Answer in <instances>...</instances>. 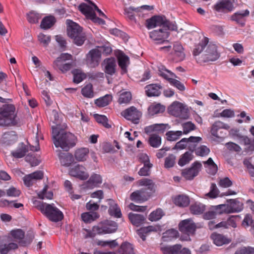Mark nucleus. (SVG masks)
<instances>
[{
	"label": "nucleus",
	"instance_id": "6",
	"mask_svg": "<svg viewBox=\"0 0 254 254\" xmlns=\"http://www.w3.org/2000/svg\"><path fill=\"white\" fill-rule=\"evenodd\" d=\"M216 209H220V214L238 213L243 209V203L239 198L227 199L226 204L218 205Z\"/></svg>",
	"mask_w": 254,
	"mask_h": 254
},
{
	"label": "nucleus",
	"instance_id": "59",
	"mask_svg": "<svg viewBox=\"0 0 254 254\" xmlns=\"http://www.w3.org/2000/svg\"><path fill=\"white\" fill-rule=\"evenodd\" d=\"M176 157L173 154H170L165 159L164 167L166 168H170L173 167L176 162Z\"/></svg>",
	"mask_w": 254,
	"mask_h": 254
},
{
	"label": "nucleus",
	"instance_id": "11",
	"mask_svg": "<svg viewBox=\"0 0 254 254\" xmlns=\"http://www.w3.org/2000/svg\"><path fill=\"white\" fill-rule=\"evenodd\" d=\"M101 59V51L95 48L91 50L86 55V63L87 65L92 68L97 66Z\"/></svg>",
	"mask_w": 254,
	"mask_h": 254
},
{
	"label": "nucleus",
	"instance_id": "46",
	"mask_svg": "<svg viewBox=\"0 0 254 254\" xmlns=\"http://www.w3.org/2000/svg\"><path fill=\"white\" fill-rule=\"evenodd\" d=\"M28 151L25 146L22 145L21 147L12 151L11 153L13 157L16 158H21L25 156Z\"/></svg>",
	"mask_w": 254,
	"mask_h": 254
},
{
	"label": "nucleus",
	"instance_id": "19",
	"mask_svg": "<svg viewBox=\"0 0 254 254\" xmlns=\"http://www.w3.org/2000/svg\"><path fill=\"white\" fill-rule=\"evenodd\" d=\"M148 192L145 189L136 190L130 195V199L136 202H141L147 200L149 196Z\"/></svg>",
	"mask_w": 254,
	"mask_h": 254
},
{
	"label": "nucleus",
	"instance_id": "36",
	"mask_svg": "<svg viewBox=\"0 0 254 254\" xmlns=\"http://www.w3.org/2000/svg\"><path fill=\"white\" fill-rule=\"evenodd\" d=\"M181 248V245L176 244L172 246L162 247L161 250L164 254H178Z\"/></svg>",
	"mask_w": 254,
	"mask_h": 254
},
{
	"label": "nucleus",
	"instance_id": "24",
	"mask_svg": "<svg viewBox=\"0 0 254 254\" xmlns=\"http://www.w3.org/2000/svg\"><path fill=\"white\" fill-rule=\"evenodd\" d=\"M128 216L131 223L137 227L143 224L146 220V218L144 215L132 212L129 213Z\"/></svg>",
	"mask_w": 254,
	"mask_h": 254
},
{
	"label": "nucleus",
	"instance_id": "49",
	"mask_svg": "<svg viewBox=\"0 0 254 254\" xmlns=\"http://www.w3.org/2000/svg\"><path fill=\"white\" fill-rule=\"evenodd\" d=\"M190 142V137L188 138H184L176 144L173 149L179 150L186 149Z\"/></svg>",
	"mask_w": 254,
	"mask_h": 254
},
{
	"label": "nucleus",
	"instance_id": "61",
	"mask_svg": "<svg viewBox=\"0 0 254 254\" xmlns=\"http://www.w3.org/2000/svg\"><path fill=\"white\" fill-rule=\"evenodd\" d=\"M10 234L16 240H21L24 237V231L19 229L12 230Z\"/></svg>",
	"mask_w": 254,
	"mask_h": 254
},
{
	"label": "nucleus",
	"instance_id": "21",
	"mask_svg": "<svg viewBox=\"0 0 254 254\" xmlns=\"http://www.w3.org/2000/svg\"><path fill=\"white\" fill-rule=\"evenodd\" d=\"M215 9L219 12L231 11L234 9L233 3L229 0H223L217 3L214 6Z\"/></svg>",
	"mask_w": 254,
	"mask_h": 254
},
{
	"label": "nucleus",
	"instance_id": "54",
	"mask_svg": "<svg viewBox=\"0 0 254 254\" xmlns=\"http://www.w3.org/2000/svg\"><path fill=\"white\" fill-rule=\"evenodd\" d=\"M240 220V216L238 215H231L227 220L228 228L230 227L235 228L237 227V222Z\"/></svg>",
	"mask_w": 254,
	"mask_h": 254
},
{
	"label": "nucleus",
	"instance_id": "40",
	"mask_svg": "<svg viewBox=\"0 0 254 254\" xmlns=\"http://www.w3.org/2000/svg\"><path fill=\"white\" fill-rule=\"evenodd\" d=\"M174 55L178 58V61H182L185 57L184 49L181 45L176 43L174 46Z\"/></svg>",
	"mask_w": 254,
	"mask_h": 254
},
{
	"label": "nucleus",
	"instance_id": "58",
	"mask_svg": "<svg viewBox=\"0 0 254 254\" xmlns=\"http://www.w3.org/2000/svg\"><path fill=\"white\" fill-rule=\"evenodd\" d=\"M94 118L98 123L102 124L105 127L109 128L111 127L108 124V119L105 116L95 114Z\"/></svg>",
	"mask_w": 254,
	"mask_h": 254
},
{
	"label": "nucleus",
	"instance_id": "64",
	"mask_svg": "<svg viewBox=\"0 0 254 254\" xmlns=\"http://www.w3.org/2000/svg\"><path fill=\"white\" fill-rule=\"evenodd\" d=\"M235 254H254V248L249 247L237 250Z\"/></svg>",
	"mask_w": 254,
	"mask_h": 254
},
{
	"label": "nucleus",
	"instance_id": "31",
	"mask_svg": "<svg viewBox=\"0 0 254 254\" xmlns=\"http://www.w3.org/2000/svg\"><path fill=\"white\" fill-rule=\"evenodd\" d=\"M79 9L88 18L91 19L95 14V9L93 6L87 5L86 3H82L79 5Z\"/></svg>",
	"mask_w": 254,
	"mask_h": 254
},
{
	"label": "nucleus",
	"instance_id": "9",
	"mask_svg": "<svg viewBox=\"0 0 254 254\" xmlns=\"http://www.w3.org/2000/svg\"><path fill=\"white\" fill-rule=\"evenodd\" d=\"M158 74L165 79L168 80L171 85L176 87L179 90L184 91L185 90L184 85L179 80L174 78V77H176L175 74L166 69L164 67L162 66L159 68Z\"/></svg>",
	"mask_w": 254,
	"mask_h": 254
},
{
	"label": "nucleus",
	"instance_id": "17",
	"mask_svg": "<svg viewBox=\"0 0 254 254\" xmlns=\"http://www.w3.org/2000/svg\"><path fill=\"white\" fill-rule=\"evenodd\" d=\"M170 128V126L168 124H156L145 127L144 132L147 134L152 132L163 133L166 129Z\"/></svg>",
	"mask_w": 254,
	"mask_h": 254
},
{
	"label": "nucleus",
	"instance_id": "32",
	"mask_svg": "<svg viewBox=\"0 0 254 254\" xmlns=\"http://www.w3.org/2000/svg\"><path fill=\"white\" fill-rule=\"evenodd\" d=\"M89 149L88 148H80L77 149L74 153L75 159L79 162L85 161L88 156Z\"/></svg>",
	"mask_w": 254,
	"mask_h": 254
},
{
	"label": "nucleus",
	"instance_id": "62",
	"mask_svg": "<svg viewBox=\"0 0 254 254\" xmlns=\"http://www.w3.org/2000/svg\"><path fill=\"white\" fill-rule=\"evenodd\" d=\"M39 41L44 46H47L51 41V37L49 35L40 33L38 36Z\"/></svg>",
	"mask_w": 254,
	"mask_h": 254
},
{
	"label": "nucleus",
	"instance_id": "60",
	"mask_svg": "<svg viewBox=\"0 0 254 254\" xmlns=\"http://www.w3.org/2000/svg\"><path fill=\"white\" fill-rule=\"evenodd\" d=\"M41 18L39 14L31 11L27 14V19L29 22L31 23H35L38 22L39 19Z\"/></svg>",
	"mask_w": 254,
	"mask_h": 254
},
{
	"label": "nucleus",
	"instance_id": "43",
	"mask_svg": "<svg viewBox=\"0 0 254 254\" xmlns=\"http://www.w3.org/2000/svg\"><path fill=\"white\" fill-rule=\"evenodd\" d=\"M192 148H191V153L194 151L196 155L197 156H206L210 151L209 149L205 145H201L196 148H195V147H193Z\"/></svg>",
	"mask_w": 254,
	"mask_h": 254
},
{
	"label": "nucleus",
	"instance_id": "63",
	"mask_svg": "<svg viewBox=\"0 0 254 254\" xmlns=\"http://www.w3.org/2000/svg\"><path fill=\"white\" fill-rule=\"evenodd\" d=\"M6 195L9 197H18L20 195L21 191L19 190L11 187L6 190Z\"/></svg>",
	"mask_w": 254,
	"mask_h": 254
},
{
	"label": "nucleus",
	"instance_id": "30",
	"mask_svg": "<svg viewBox=\"0 0 254 254\" xmlns=\"http://www.w3.org/2000/svg\"><path fill=\"white\" fill-rule=\"evenodd\" d=\"M102 182L101 176L99 174H94L91 176L89 180L86 182V186L89 189L93 188L101 184Z\"/></svg>",
	"mask_w": 254,
	"mask_h": 254
},
{
	"label": "nucleus",
	"instance_id": "14",
	"mask_svg": "<svg viewBox=\"0 0 254 254\" xmlns=\"http://www.w3.org/2000/svg\"><path fill=\"white\" fill-rule=\"evenodd\" d=\"M180 231L183 234L180 240L183 241H189L190 234V219L182 220L179 224Z\"/></svg>",
	"mask_w": 254,
	"mask_h": 254
},
{
	"label": "nucleus",
	"instance_id": "16",
	"mask_svg": "<svg viewBox=\"0 0 254 254\" xmlns=\"http://www.w3.org/2000/svg\"><path fill=\"white\" fill-rule=\"evenodd\" d=\"M153 9V6L148 5H143L137 7L130 6L125 9V14L130 19L133 20L134 18V14L135 13H138L144 10H151Z\"/></svg>",
	"mask_w": 254,
	"mask_h": 254
},
{
	"label": "nucleus",
	"instance_id": "39",
	"mask_svg": "<svg viewBox=\"0 0 254 254\" xmlns=\"http://www.w3.org/2000/svg\"><path fill=\"white\" fill-rule=\"evenodd\" d=\"M148 143L154 148H158L161 144V138L156 134H151L148 139Z\"/></svg>",
	"mask_w": 254,
	"mask_h": 254
},
{
	"label": "nucleus",
	"instance_id": "37",
	"mask_svg": "<svg viewBox=\"0 0 254 254\" xmlns=\"http://www.w3.org/2000/svg\"><path fill=\"white\" fill-rule=\"evenodd\" d=\"M112 100V95L107 94L102 97L96 99L95 101V103L99 107H103L108 105Z\"/></svg>",
	"mask_w": 254,
	"mask_h": 254
},
{
	"label": "nucleus",
	"instance_id": "26",
	"mask_svg": "<svg viewBox=\"0 0 254 254\" xmlns=\"http://www.w3.org/2000/svg\"><path fill=\"white\" fill-rule=\"evenodd\" d=\"M160 85L152 84L145 87V92L148 97L158 96L161 94Z\"/></svg>",
	"mask_w": 254,
	"mask_h": 254
},
{
	"label": "nucleus",
	"instance_id": "38",
	"mask_svg": "<svg viewBox=\"0 0 254 254\" xmlns=\"http://www.w3.org/2000/svg\"><path fill=\"white\" fill-rule=\"evenodd\" d=\"M148 110L149 114L153 116L163 112L165 110V107L160 104H153L149 107Z\"/></svg>",
	"mask_w": 254,
	"mask_h": 254
},
{
	"label": "nucleus",
	"instance_id": "3",
	"mask_svg": "<svg viewBox=\"0 0 254 254\" xmlns=\"http://www.w3.org/2000/svg\"><path fill=\"white\" fill-rule=\"evenodd\" d=\"M52 139L56 147H61L66 151L74 146L77 141L73 134L60 129L58 126L52 127Z\"/></svg>",
	"mask_w": 254,
	"mask_h": 254
},
{
	"label": "nucleus",
	"instance_id": "45",
	"mask_svg": "<svg viewBox=\"0 0 254 254\" xmlns=\"http://www.w3.org/2000/svg\"><path fill=\"white\" fill-rule=\"evenodd\" d=\"M72 73L73 75V82L77 84L81 82L86 77L85 74L80 69L73 70Z\"/></svg>",
	"mask_w": 254,
	"mask_h": 254
},
{
	"label": "nucleus",
	"instance_id": "55",
	"mask_svg": "<svg viewBox=\"0 0 254 254\" xmlns=\"http://www.w3.org/2000/svg\"><path fill=\"white\" fill-rule=\"evenodd\" d=\"M139 186H145L147 187L148 190H152L154 187V184L151 180L144 178L138 181L137 182Z\"/></svg>",
	"mask_w": 254,
	"mask_h": 254
},
{
	"label": "nucleus",
	"instance_id": "34",
	"mask_svg": "<svg viewBox=\"0 0 254 254\" xmlns=\"http://www.w3.org/2000/svg\"><path fill=\"white\" fill-rule=\"evenodd\" d=\"M179 236V233L177 230L171 229L167 230L163 234L162 239L163 241L168 242L177 239Z\"/></svg>",
	"mask_w": 254,
	"mask_h": 254
},
{
	"label": "nucleus",
	"instance_id": "5",
	"mask_svg": "<svg viewBox=\"0 0 254 254\" xmlns=\"http://www.w3.org/2000/svg\"><path fill=\"white\" fill-rule=\"evenodd\" d=\"M17 124L15 108L12 104H4L0 108V126H9Z\"/></svg>",
	"mask_w": 254,
	"mask_h": 254
},
{
	"label": "nucleus",
	"instance_id": "4",
	"mask_svg": "<svg viewBox=\"0 0 254 254\" xmlns=\"http://www.w3.org/2000/svg\"><path fill=\"white\" fill-rule=\"evenodd\" d=\"M67 34L73 42L77 46H81L86 40L85 34L82 31V28L76 23L71 20L67 19Z\"/></svg>",
	"mask_w": 254,
	"mask_h": 254
},
{
	"label": "nucleus",
	"instance_id": "27",
	"mask_svg": "<svg viewBox=\"0 0 254 254\" xmlns=\"http://www.w3.org/2000/svg\"><path fill=\"white\" fill-rule=\"evenodd\" d=\"M211 239L213 240L214 244L217 246H221L223 245L229 244L230 241L223 235L213 233L211 235Z\"/></svg>",
	"mask_w": 254,
	"mask_h": 254
},
{
	"label": "nucleus",
	"instance_id": "56",
	"mask_svg": "<svg viewBox=\"0 0 254 254\" xmlns=\"http://www.w3.org/2000/svg\"><path fill=\"white\" fill-rule=\"evenodd\" d=\"M131 99V93L129 92L124 91L120 94L119 102L120 104H126L128 103Z\"/></svg>",
	"mask_w": 254,
	"mask_h": 254
},
{
	"label": "nucleus",
	"instance_id": "33",
	"mask_svg": "<svg viewBox=\"0 0 254 254\" xmlns=\"http://www.w3.org/2000/svg\"><path fill=\"white\" fill-rule=\"evenodd\" d=\"M33 136L34 139L31 142L32 144L30 145V150L34 151H38L40 150L39 138H43L42 135L39 133L38 127L36 129L33 130Z\"/></svg>",
	"mask_w": 254,
	"mask_h": 254
},
{
	"label": "nucleus",
	"instance_id": "23",
	"mask_svg": "<svg viewBox=\"0 0 254 254\" xmlns=\"http://www.w3.org/2000/svg\"><path fill=\"white\" fill-rule=\"evenodd\" d=\"M107 202L109 206L108 211L110 215L115 217L120 218L122 216L121 211L116 202L112 199H108Z\"/></svg>",
	"mask_w": 254,
	"mask_h": 254
},
{
	"label": "nucleus",
	"instance_id": "15",
	"mask_svg": "<svg viewBox=\"0 0 254 254\" xmlns=\"http://www.w3.org/2000/svg\"><path fill=\"white\" fill-rule=\"evenodd\" d=\"M69 174L81 180L87 179L89 176L86 172V168L82 165H77L72 168L69 171Z\"/></svg>",
	"mask_w": 254,
	"mask_h": 254
},
{
	"label": "nucleus",
	"instance_id": "28",
	"mask_svg": "<svg viewBox=\"0 0 254 254\" xmlns=\"http://www.w3.org/2000/svg\"><path fill=\"white\" fill-rule=\"evenodd\" d=\"M118 253L119 254H136L133 245L127 242H125L121 244Z\"/></svg>",
	"mask_w": 254,
	"mask_h": 254
},
{
	"label": "nucleus",
	"instance_id": "18",
	"mask_svg": "<svg viewBox=\"0 0 254 254\" xmlns=\"http://www.w3.org/2000/svg\"><path fill=\"white\" fill-rule=\"evenodd\" d=\"M249 15L250 11L248 9L237 11L231 16V19L244 26L245 25V17L249 16Z\"/></svg>",
	"mask_w": 254,
	"mask_h": 254
},
{
	"label": "nucleus",
	"instance_id": "53",
	"mask_svg": "<svg viewBox=\"0 0 254 254\" xmlns=\"http://www.w3.org/2000/svg\"><path fill=\"white\" fill-rule=\"evenodd\" d=\"M219 191L216 185L214 183H212L210 188V191L206 194V196L210 198H216L219 195Z\"/></svg>",
	"mask_w": 254,
	"mask_h": 254
},
{
	"label": "nucleus",
	"instance_id": "1",
	"mask_svg": "<svg viewBox=\"0 0 254 254\" xmlns=\"http://www.w3.org/2000/svg\"><path fill=\"white\" fill-rule=\"evenodd\" d=\"M146 26L148 29L154 28L157 26L162 27L159 30H155L150 32V38L160 44L165 42L169 35L168 30H176V25L168 21L164 16H154L146 21Z\"/></svg>",
	"mask_w": 254,
	"mask_h": 254
},
{
	"label": "nucleus",
	"instance_id": "48",
	"mask_svg": "<svg viewBox=\"0 0 254 254\" xmlns=\"http://www.w3.org/2000/svg\"><path fill=\"white\" fill-rule=\"evenodd\" d=\"M202 164L199 161H195L191 164V180L197 176L202 169Z\"/></svg>",
	"mask_w": 254,
	"mask_h": 254
},
{
	"label": "nucleus",
	"instance_id": "7",
	"mask_svg": "<svg viewBox=\"0 0 254 254\" xmlns=\"http://www.w3.org/2000/svg\"><path fill=\"white\" fill-rule=\"evenodd\" d=\"M168 110L170 114L181 119H187L190 116L187 106L178 101L173 102L168 107Z\"/></svg>",
	"mask_w": 254,
	"mask_h": 254
},
{
	"label": "nucleus",
	"instance_id": "20",
	"mask_svg": "<svg viewBox=\"0 0 254 254\" xmlns=\"http://www.w3.org/2000/svg\"><path fill=\"white\" fill-rule=\"evenodd\" d=\"M103 64L106 73L112 75L115 73L116 62L115 59H107L104 61Z\"/></svg>",
	"mask_w": 254,
	"mask_h": 254
},
{
	"label": "nucleus",
	"instance_id": "42",
	"mask_svg": "<svg viewBox=\"0 0 254 254\" xmlns=\"http://www.w3.org/2000/svg\"><path fill=\"white\" fill-rule=\"evenodd\" d=\"M55 22L54 17L52 16H47L42 20L41 27L44 29H47L53 26Z\"/></svg>",
	"mask_w": 254,
	"mask_h": 254
},
{
	"label": "nucleus",
	"instance_id": "57",
	"mask_svg": "<svg viewBox=\"0 0 254 254\" xmlns=\"http://www.w3.org/2000/svg\"><path fill=\"white\" fill-rule=\"evenodd\" d=\"M82 95L88 98H92L93 97V91L92 89V85L90 83L85 86L81 90Z\"/></svg>",
	"mask_w": 254,
	"mask_h": 254
},
{
	"label": "nucleus",
	"instance_id": "41",
	"mask_svg": "<svg viewBox=\"0 0 254 254\" xmlns=\"http://www.w3.org/2000/svg\"><path fill=\"white\" fill-rule=\"evenodd\" d=\"M205 209V206L201 203L195 202L191 204V213L194 214H200L203 213Z\"/></svg>",
	"mask_w": 254,
	"mask_h": 254
},
{
	"label": "nucleus",
	"instance_id": "8",
	"mask_svg": "<svg viewBox=\"0 0 254 254\" xmlns=\"http://www.w3.org/2000/svg\"><path fill=\"white\" fill-rule=\"evenodd\" d=\"M118 229L117 224L112 221H105L94 226V231L97 232L98 235L113 233Z\"/></svg>",
	"mask_w": 254,
	"mask_h": 254
},
{
	"label": "nucleus",
	"instance_id": "10",
	"mask_svg": "<svg viewBox=\"0 0 254 254\" xmlns=\"http://www.w3.org/2000/svg\"><path fill=\"white\" fill-rule=\"evenodd\" d=\"M50 220L58 222L63 219V213L54 204H48L43 213Z\"/></svg>",
	"mask_w": 254,
	"mask_h": 254
},
{
	"label": "nucleus",
	"instance_id": "2",
	"mask_svg": "<svg viewBox=\"0 0 254 254\" xmlns=\"http://www.w3.org/2000/svg\"><path fill=\"white\" fill-rule=\"evenodd\" d=\"M192 54L196 62L200 64L216 61L220 57L216 45L209 43V39L206 37H203L198 43L194 45Z\"/></svg>",
	"mask_w": 254,
	"mask_h": 254
},
{
	"label": "nucleus",
	"instance_id": "52",
	"mask_svg": "<svg viewBox=\"0 0 254 254\" xmlns=\"http://www.w3.org/2000/svg\"><path fill=\"white\" fill-rule=\"evenodd\" d=\"M38 197L42 199H52L53 193L51 191H47V186H45L42 190L38 193Z\"/></svg>",
	"mask_w": 254,
	"mask_h": 254
},
{
	"label": "nucleus",
	"instance_id": "44",
	"mask_svg": "<svg viewBox=\"0 0 254 254\" xmlns=\"http://www.w3.org/2000/svg\"><path fill=\"white\" fill-rule=\"evenodd\" d=\"M99 217L96 212H84L81 214L82 220L86 223H90Z\"/></svg>",
	"mask_w": 254,
	"mask_h": 254
},
{
	"label": "nucleus",
	"instance_id": "50",
	"mask_svg": "<svg viewBox=\"0 0 254 254\" xmlns=\"http://www.w3.org/2000/svg\"><path fill=\"white\" fill-rule=\"evenodd\" d=\"M163 215V212L161 209H157L150 214L149 220L151 221H158L162 218Z\"/></svg>",
	"mask_w": 254,
	"mask_h": 254
},
{
	"label": "nucleus",
	"instance_id": "25",
	"mask_svg": "<svg viewBox=\"0 0 254 254\" xmlns=\"http://www.w3.org/2000/svg\"><path fill=\"white\" fill-rule=\"evenodd\" d=\"M239 143L245 145L246 152H253L254 150V139H251L247 136H240Z\"/></svg>",
	"mask_w": 254,
	"mask_h": 254
},
{
	"label": "nucleus",
	"instance_id": "12",
	"mask_svg": "<svg viewBox=\"0 0 254 254\" xmlns=\"http://www.w3.org/2000/svg\"><path fill=\"white\" fill-rule=\"evenodd\" d=\"M224 129L228 130L230 129V126L221 121H216L212 125L211 128V134L219 138H224L226 136V132L222 130Z\"/></svg>",
	"mask_w": 254,
	"mask_h": 254
},
{
	"label": "nucleus",
	"instance_id": "51",
	"mask_svg": "<svg viewBox=\"0 0 254 254\" xmlns=\"http://www.w3.org/2000/svg\"><path fill=\"white\" fill-rule=\"evenodd\" d=\"M190 161V152L187 151L184 154L182 155L178 161V164L180 166H184L188 163Z\"/></svg>",
	"mask_w": 254,
	"mask_h": 254
},
{
	"label": "nucleus",
	"instance_id": "35",
	"mask_svg": "<svg viewBox=\"0 0 254 254\" xmlns=\"http://www.w3.org/2000/svg\"><path fill=\"white\" fill-rule=\"evenodd\" d=\"M174 203L180 207H186L190 203V198L189 197L184 195H179L173 199Z\"/></svg>",
	"mask_w": 254,
	"mask_h": 254
},
{
	"label": "nucleus",
	"instance_id": "22",
	"mask_svg": "<svg viewBox=\"0 0 254 254\" xmlns=\"http://www.w3.org/2000/svg\"><path fill=\"white\" fill-rule=\"evenodd\" d=\"M119 65L122 68L123 73L127 71V67L129 64V58L123 52L119 51L117 52Z\"/></svg>",
	"mask_w": 254,
	"mask_h": 254
},
{
	"label": "nucleus",
	"instance_id": "47",
	"mask_svg": "<svg viewBox=\"0 0 254 254\" xmlns=\"http://www.w3.org/2000/svg\"><path fill=\"white\" fill-rule=\"evenodd\" d=\"M183 134V132L180 130H171L166 134L168 140L174 141L179 139Z\"/></svg>",
	"mask_w": 254,
	"mask_h": 254
},
{
	"label": "nucleus",
	"instance_id": "29",
	"mask_svg": "<svg viewBox=\"0 0 254 254\" xmlns=\"http://www.w3.org/2000/svg\"><path fill=\"white\" fill-rule=\"evenodd\" d=\"M59 158L63 166H69L73 162L72 155L69 153H62L59 151Z\"/></svg>",
	"mask_w": 254,
	"mask_h": 254
},
{
	"label": "nucleus",
	"instance_id": "13",
	"mask_svg": "<svg viewBox=\"0 0 254 254\" xmlns=\"http://www.w3.org/2000/svg\"><path fill=\"white\" fill-rule=\"evenodd\" d=\"M121 114L127 120L131 121L135 124L139 123V120L141 117V113L133 106L124 110Z\"/></svg>",
	"mask_w": 254,
	"mask_h": 254
}]
</instances>
